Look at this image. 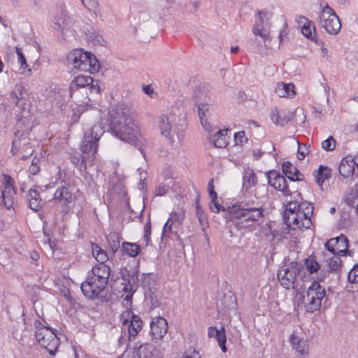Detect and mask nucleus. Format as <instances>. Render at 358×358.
Returning <instances> with one entry per match:
<instances>
[{"label": "nucleus", "instance_id": "obj_36", "mask_svg": "<svg viewBox=\"0 0 358 358\" xmlns=\"http://www.w3.org/2000/svg\"><path fill=\"white\" fill-rule=\"evenodd\" d=\"M301 18L305 20V22L301 28L302 34L307 38L313 40L315 35V27L314 23L303 16L301 17Z\"/></svg>", "mask_w": 358, "mask_h": 358}, {"label": "nucleus", "instance_id": "obj_60", "mask_svg": "<svg viewBox=\"0 0 358 358\" xmlns=\"http://www.w3.org/2000/svg\"><path fill=\"white\" fill-rule=\"evenodd\" d=\"M34 327L36 329L35 335H38V332H42L43 329H48L49 327L44 325L39 320L34 321Z\"/></svg>", "mask_w": 358, "mask_h": 358}, {"label": "nucleus", "instance_id": "obj_62", "mask_svg": "<svg viewBox=\"0 0 358 358\" xmlns=\"http://www.w3.org/2000/svg\"><path fill=\"white\" fill-rule=\"evenodd\" d=\"M171 220V218H169L167 222L165 223V224L164 226L163 231H162L163 236L165 235L166 233H169V232H171V231H172V224H169V222Z\"/></svg>", "mask_w": 358, "mask_h": 358}, {"label": "nucleus", "instance_id": "obj_4", "mask_svg": "<svg viewBox=\"0 0 358 358\" xmlns=\"http://www.w3.org/2000/svg\"><path fill=\"white\" fill-rule=\"evenodd\" d=\"M320 7L321 10L317 20L318 25L330 34H337L341 27L339 17L327 2L321 1Z\"/></svg>", "mask_w": 358, "mask_h": 358}, {"label": "nucleus", "instance_id": "obj_27", "mask_svg": "<svg viewBox=\"0 0 358 358\" xmlns=\"http://www.w3.org/2000/svg\"><path fill=\"white\" fill-rule=\"evenodd\" d=\"M54 199L62 206H67L72 201V194L69 188L62 186L57 189L54 194Z\"/></svg>", "mask_w": 358, "mask_h": 358}, {"label": "nucleus", "instance_id": "obj_44", "mask_svg": "<svg viewBox=\"0 0 358 358\" xmlns=\"http://www.w3.org/2000/svg\"><path fill=\"white\" fill-rule=\"evenodd\" d=\"M346 203L351 206H356L358 203V184H355L346 198Z\"/></svg>", "mask_w": 358, "mask_h": 358}, {"label": "nucleus", "instance_id": "obj_49", "mask_svg": "<svg viewBox=\"0 0 358 358\" xmlns=\"http://www.w3.org/2000/svg\"><path fill=\"white\" fill-rule=\"evenodd\" d=\"M348 280L351 283L358 282V264H355L348 272Z\"/></svg>", "mask_w": 358, "mask_h": 358}, {"label": "nucleus", "instance_id": "obj_30", "mask_svg": "<svg viewBox=\"0 0 358 358\" xmlns=\"http://www.w3.org/2000/svg\"><path fill=\"white\" fill-rule=\"evenodd\" d=\"M157 123L161 134L166 138H171L172 129L169 117L166 115H161L157 118Z\"/></svg>", "mask_w": 358, "mask_h": 358}, {"label": "nucleus", "instance_id": "obj_15", "mask_svg": "<svg viewBox=\"0 0 358 358\" xmlns=\"http://www.w3.org/2000/svg\"><path fill=\"white\" fill-rule=\"evenodd\" d=\"M168 331V322L162 317H156L150 322V334L152 340H161Z\"/></svg>", "mask_w": 358, "mask_h": 358}, {"label": "nucleus", "instance_id": "obj_64", "mask_svg": "<svg viewBox=\"0 0 358 358\" xmlns=\"http://www.w3.org/2000/svg\"><path fill=\"white\" fill-rule=\"evenodd\" d=\"M203 96H206V93L199 89L195 90L194 92V97L196 101H199L200 99H201Z\"/></svg>", "mask_w": 358, "mask_h": 358}, {"label": "nucleus", "instance_id": "obj_5", "mask_svg": "<svg viewBox=\"0 0 358 358\" xmlns=\"http://www.w3.org/2000/svg\"><path fill=\"white\" fill-rule=\"evenodd\" d=\"M104 132L103 127L99 124L94 125L90 131L84 134L80 150L84 155L92 157L93 162L96 158L98 141Z\"/></svg>", "mask_w": 358, "mask_h": 358}, {"label": "nucleus", "instance_id": "obj_48", "mask_svg": "<svg viewBox=\"0 0 358 358\" xmlns=\"http://www.w3.org/2000/svg\"><path fill=\"white\" fill-rule=\"evenodd\" d=\"M1 182L4 186L3 190H8V192H10V190H15L13 185L14 181L9 175L3 174Z\"/></svg>", "mask_w": 358, "mask_h": 358}, {"label": "nucleus", "instance_id": "obj_21", "mask_svg": "<svg viewBox=\"0 0 358 358\" xmlns=\"http://www.w3.org/2000/svg\"><path fill=\"white\" fill-rule=\"evenodd\" d=\"M110 268L105 264H97L91 271L90 275L99 280L101 285L107 284L110 276Z\"/></svg>", "mask_w": 358, "mask_h": 358}, {"label": "nucleus", "instance_id": "obj_37", "mask_svg": "<svg viewBox=\"0 0 358 358\" xmlns=\"http://www.w3.org/2000/svg\"><path fill=\"white\" fill-rule=\"evenodd\" d=\"M339 257L340 256L334 255L329 258L328 262L329 271L336 273L338 277L342 270V262Z\"/></svg>", "mask_w": 358, "mask_h": 358}, {"label": "nucleus", "instance_id": "obj_23", "mask_svg": "<svg viewBox=\"0 0 358 358\" xmlns=\"http://www.w3.org/2000/svg\"><path fill=\"white\" fill-rule=\"evenodd\" d=\"M294 114L292 112L287 111L280 113L275 108L270 114L271 121L276 125L283 127L287 124L292 118Z\"/></svg>", "mask_w": 358, "mask_h": 358}, {"label": "nucleus", "instance_id": "obj_12", "mask_svg": "<svg viewBox=\"0 0 358 358\" xmlns=\"http://www.w3.org/2000/svg\"><path fill=\"white\" fill-rule=\"evenodd\" d=\"M300 208L301 203H299L298 201H290L287 204L283 218L288 228L296 229V227H299V210Z\"/></svg>", "mask_w": 358, "mask_h": 358}, {"label": "nucleus", "instance_id": "obj_35", "mask_svg": "<svg viewBox=\"0 0 358 358\" xmlns=\"http://www.w3.org/2000/svg\"><path fill=\"white\" fill-rule=\"evenodd\" d=\"M243 180V186L246 190L255 186L258 181L257 175L251 169H248L247 171H245Z\"/></svg>", "mask_w": 358, "mask_h": 358}, {"label": "nucleus", "instance_id": "obj_55", "mask_svg": "<svg viewBox=\"0 0 358 358\" xmlns=\"http://www.w3.org/2000/svg\"><path fill=\"white\" fill-rule=\"evenodd\" d=\"M83 6L88 10H94L96 8L97 0H80Z\"/></svg>", "mask_w": 358, "mask_h": 358}, {"label": "nucleus", "instance_id": "obj_24", "mask_svg": "<svg viewBox=\"0 0 358 358\" xmlns=\"http://www.w3.org/2000/svg\"><path fill=\"white\" fill-rule=\"evenodd\" d=\"M71 163L75 165L81 173H85L87 171V166L93 164L92 157L85 156L82 154H75L71 157Z\"/></svg>", "mask_w": 358, "mask_h": 358}, {"label": "nucleus", "instance_id": "obj_39", "mask_svg": "<svg viewBox=\"0 0 358 358\" xmlns=\"http://www.w3.org/2000/svg\"><path fill=\"white\" fill-rule=\"evenodd\" d=\"M227 129L220 130L214 136V145L215 147L219 148H225L227 145V140L226 135Z\"/></svg>", "mask_w": 358, "mask_h": 358}, {"label": "nucleus", "instance_id": "obj_38", "mask_svg": "<svg viewBox=\"0 0 358 358\" xmlns=\"http://www.w3.org/2000/svg\"><path fill=\"white\" fill-rule=\"evenodd\" d=\"M108 247L113 254H115L120 248V237L117 232H110L106 236Z\"/></svg>", "mask_w": 358, "mask_h": 358}, {"label": "nucleus", "instance_id": "obj_41", "mask_svg": "<svg viewBox=\"0 0 358 358\" xmlns=\"http://www.w3.org/2000/svg\"><path fill=\"white\" fill-rule=\"evenodd\" d=\"M25 94L26 92L24 87L21 84H17L15 90L10 93V98L13 99L16 105L18 106L20 101L24 99Z\"/></svg>", "mask_w": 358, "mask_h": 358}, {"label": "nucleus", "instance_id": "obj_13", "mask_svg": "<svg viewBox=\"0 0 358 358\" xmlns=\"http://www.w3.org/2000/svg\"><path fill=\"white\" fill-rule=\"evenodd\" d=\"M71 19L66 10L60 8L56 12L52 19V28L62 37L64 36L65 32L71 28Z\"/></svg>", "mask_w": 358, "mask_h": 358}, {"label": "nucleus", "instance_id": "obj_43", "mask_svg": "<svg viewBox=\"0 0 358 358\" xmlns=\"http://www.w3.org/2000/svg\"><path fill=\"white\" fill-rule=\"evenodd\" d=\"M305 265L308 271L310 273H316L320 268V265L316 260L315 256H309L306 259Z\"/></svg>", "mask_w": 358, "mask_h": 358}, {"label": "nucleus", "instance_id": "obj_47", "mask_svg": "<svg viewBox=\"0 0 358 358\" xmlns=\"http://www.w3.org/2000/svg\"><path fill=\"white\" fill-rule=\"evenodd\" d=\"M336 141L334 137L330 136L322 142L321 146L325 151H333L336 148Z\"/></svg>", "mask_w": 358, "mask_h": 358}, {"label": "nucleus", "instance_id": "obj_6", "mask_svg": "<svg viewBox=\"0 0 358 358\" xmlns=\"http://www.w3.org/2000/svg\"><path fill=\"white\" fill-rule=\"evenodd\" d=\"M326 296V291L317 281H314L308 287L306 295L304 297L305 308L309 313L319 310L322 306V301Z\"/></svg>", "mask_w": 358, "mask_h": 358}, {"label": "nucleus", "instance_id": "obj_7", "mask_svg": "<svg viewBox=\"0 0 358 358\" xmlns=\"http://www.w3.org/2000/svg\"><path fill=\"white\" fill-rule=\"evenodd\" d=\"M303 268V266L301 263L291 262L287 268L279 269L277 277L280 285L287 289H296V278Z\"/></svg>", "mask_w": 358, "mask_h": 358}, {"label": "nucleus", "instance_id": "obj_59", "mask_svg": "<svg viewBox=\"0 0 358 358\" xmlns=\"http://www.w3.org/2000/svg\"><path fill=\"white\" fill-rule=\"evenodd\" d=\"M66 177V171L62 169L61 168H58V171L55 176V178H56L57 181L60 180L62 182H65Z\"/></svg>", "mask_w": 358, "mask_h": 358}, {"label": "nucleus", "instance_id": "obj_52", "mask_svg": "<svg viewBox=\"0 0 358 358\" xmlns=\"http://www.w3.org/2000/svg\"><path fill=\"white\" fill-rule=\"evenodd\" d=\"M150 234H151V223H150V220H148L144 226V236H143V238H144L146 245H148V243H149L150 238Z\"/></svg>", "mask_w": 358, "mask_h": 358}, {"label": "nucleus", "instance_id": "obj_42", "mask_svg": "<svg viewBox=\"0 0 358 358\" xmlns=\"http://www.w3.org/2000/svg\"><path fill=\"white\" fill-rule=\"evenodd\" d=\"M15 193V190H10V192L8 190L2 191L3 203L6 208L10 209L13 206L14 203L13 196Z\"/></svg>", "mask_w": 358, "mask_h": 358}, {"label": "nucleus", "instance_id": "obj_63", "mask_svg": "<svg viewBox=\"0 0 358 358\" xmlns=\"http://www.w3.org/2000/svg\"><path fill=\"white\" fill-rule=\"evenodd\" d=\"M250 44L253 47L255 50H259L262 47V43L257 38H251L250 41Z\"/></svg>", "mask_w": 358, "mask_h": 358}, {"label": "nucleus", "instance_id": "obj_31", "mask_svg": "<svg viewBox=\"0 0 358 358\" xmlns=\"http://www.w3.org/2000/svg\"><path fill=\"white\" fill-rule=\"evenodd\" d=\"M134 349H137L136 353L138 358H157L154 347L150 344L145 343L139 347L134 346Z\"/></svg>", "mask_w": 358, "mask_h": 358}, {"label": "nucleus", "instance_id": "obj_18", "mask_svg": "<svg viewBox=\"0 0 358 358\" xmlns=\"http://www.w3.org/2000/svg\"><path fill=\"white\" fill-rule=\"evenodd\" d=\"M355 164L356 162L353 159L351 155L346 156L343 158L338 166L340 175L343 178H348L355 174L356 175V173H358V171H355Z\"/></svg>", "mask_w": 358, "mask_h": 358}, {"label": "nucleus", "instance_id": "obj_61", "mask_svg": "<svg viewBox=\"0 0 358 358\" xmlns=\"http://www.w3.org/2000/svg\"><path fill=\"white\" fill-rule=\"evenodd\" d=\"M127 341H129L128 334H127V333L124 332L118 338V345L121 347L122 345H127Z\"/></svg>", "mask_w": 358, "mask_h": 358}, {"label": "nucleus", "instance_id": "obj_32", "mask_svg": "<svg viewBox=\"0 0 358 358\" xmlns=\"http://www.w3.org/2000/svg\"><path fill=\"white\" fill-rule=\"evenodd\" d=\"M275 94L279 97L294 95L295 94L294 85L292 83H278L275 88Z\"/></svg>", "mask_w": 358, "mask_h": 358}, {"label": "nucleus", "instance_id": "obj_29", "mask_svg": "<svg viewBox=\"0 0 358 358\" xmlns=\"http://www.w3.org/2000/svg\"><path fill=\"white\" fill-rule=\"evenodd\" d=\"M290 342L293 348L300 353L301 356L300 358H307L308 344L306 341L299 339L294 334H292L290 336Z\"/></svg>", "mask_w": 358, "mask_h": 358}, {"label": "nucleus", "instance_id": "obj_25", "mask_svg": "<svg viewBox=\"0 0 358 358\" xmlns=\"http://www.w3.org/2000/svg\"><path fill=\"white\" fill-rule=\"evenodd\" d=\"M126 327H127L128 339L131 342L136 339V336L142 330L143 321L140 316L136 315Z\"/></svg>", "mask_w": 358, "mask_h": 358}, {"label": "nucleus", "instance_id": "obj_51", "mask_svg": "<svg viewBox=\"0 0 358 358\" xmlns=\"http://www.w3.org/2000/svg\"><path fill=\"white\" fill-rule=\"evenodd\" d=\"M210 209L212 212L218 213L220 210H224V208L219 204L217 199H211V202L210 203Z\"/></svg>", "mask_w": 358, "mask_h": 358}, {"label": "nucleus", "instance_id": "obj_53", "mask_svg": "<svg viewBox=\"0 0 358 358\" xmlns=\"http://www.w3.org/2000/svg\"><path fill=\"white\" fill-rule=\"evenodd\" d=\"M308 153V149L306 145L299 143L297 157L299 160H303Z\"/></svg>", "mask_w": 358, "mask_h": 358}, {"label": "nucleus", "instance_id": "obj_3", "mask_svg": "<svg viewBox=\"0 0 358 358\" xmlns=\"http://www.w3.org/2000/svg\"><path fill=\"white\" fill-rule=\"evenodd\" d=\"M67 61L73 68L84 72L94 73L99 71L100 64L96 57L82 49H75L67 55Z\"/></svg>", "mask_w": 358, "mask_h": 358}, {"label": "nucleus", "instance_id": "obj_19", "mask_svg": "<svg viewBox=\"0 0 358 358\" xmlns=\"http://www.w3.org/2000/svg\"><path fill=\"white\" fill-rule=\"evenodd\" d=\"M213 110V107L210 103H201L198 104V113L201 124L207 131H210L211 129V125L210 124L208 120L212 115Z\"/></svg>", "mask_w": 358, "mask_h": 358}, {"label": "nucleus", "instance_id": "obj_50", "mask_svg": "<svg viewBox=\"0 0 358 358\" xmlns=\"http://www.w3.org/2000/svg\"><path fill=\"white\" fill-rule=\"evenodd\" d=\"M15 49H16V53L17 55V60H18V62L20 64L21 68L23 69H27L28 67V64L27 63V61H26V59H25V57H24L23 52H22L21 49L18 47H16Z\"/></svg>", "mask_w": 358, "mask_h": 358}, {"label": "nucleus", "instance_id": "obj_10", "mask_svg": "<svg viewBox=\"0 0 358 358\" xmlns=\"http://www.w3.org/2000/svg\"><path fill=\"white\" fill-rule=\"evenodd\" d=\"M100 283L99 280H96V277L89 274L85 282L81 284L80 289L85 297L94 300L99 296L107 285Z\"/></svg>", "mask_w": 358, "mask_h": 358}, {"label": "nucleus", "instance_id": "obj_22", "mask_svg": "<svg viewBox=\"0 0 358 358\" xmlns=\"http://www.w3.org/2000/svg\"><path fill=\"white\" fill-rule=\"evenodd\" d=\"M83 32L85 35V38L93 45H101L103 41L102 36L97 31L96 27L94 24H86L83 27Z\"/></svg>", "mask_w": 358, "mask_h": 358}, {"label": "nucleus", "instance_id": "obj_26", "mask_svg": "<svg viewBox=\"0 0 358 358\" xmlns=\"http://www.w3.org/2000/svg\"><path fill=\"white\" fill-rule=\"evenodd\" d=\"M284 174L292 181H300L304 178L303 175L289 162H285L282 166Z\"/></svg>", "mask_w": 358, "mask_h": 358}, {"label": "nucleus", "instance_id": "obj_2", "mask_svg": "<svg viewBox=\"0 0 358 358\" xmlns=\"http://www.w3.org/2000/svg\"><path fill=\"white\" fill-rule=\"evenodd\" d=\"M264 210L262 206L255 204L254 201L242 203L237 209L231 212V217L236 220L235 225L238 229L244 228L249 223L255 222L263 217Z\"/></svg>", "mask_w": 358, "mask_h": 358}, {"label": "nucleus", "instance_id": "obj_58", "mask_svg": "<svg viewBox=\"0 0 358 358\" xmlns=\"http://www.w3.org/2000/svg\"><path fill=\"white\" fill-rule=\"evenodd\" d=\"M208 191L210 199H217V193L214 189L213 179H211L208 184Z\"/></svg>", "mask_w": 358, "mask_h": 358}, {"label": "nucleus", "instance_id": "obj_17", "mask_svg": "<svg viewBox=\"0 0 358 358\" xmlns=\"http://www.w3.org/2000/svg\"><path fill=\"white\" fill-rule=\"evenodd\" d=\"M93 78L90 76L79 75L76 76L70 84V92L71 96H73L79 90H85L87 94V87L92 83Z\"/></svg>", "mask_w": 358, "mask_h": 358}, {"label": "nucleus", "instance_id": "obj_46", "mask_svg": "<svg viewBox=\"0 0 358 358\" xmlns=\"http://www.w3.org/2000/svg\"><path fill=\"white\" fill-rule=\"evenodd\" d=\"M122 290L124 293H126L124 301L127 302V304L131 305L132 302V296L135 292V290L133 289L132 285L129 281L124 285Z\"/></svg>", "mask_w": 358, "mask_h": 358}, {"label": "nucleus", "instance_id": "obj_34", "mask_svg": "<svg viewBox=\"0 0 358 358\" xmlns=\"http://www.w3.org/2000/svg\"><path fill=\"white\" fill-rule=\"evenodd\" d=\"M92 252L94 257L99 264H105L109 259L107 252L95 243H92Z\"/></svg>", "mask_w": 358, "mask_h": 358}, {"label": "nucleus", "instance_id": "obj_11", "mask_svg": "<svg viewBox=\"0 0 358 358\" xmlns=\"http://www.w3.org/2000/svg\"><path fill=\"white\" fill-rule=\"evenodd\" d=\"M349 242L348 238L341 234L336 238H330L324 243V248L334 255L344 256L348 251Z\"/></svg>", "mask_w": 358, "mask_h": 358}, {"label": "nucleus", "instance_id": "obj_45", "mask_svg": "<svg viewBox=\"0 0 358 358\" xmlns=\"http://www.w3.org/2000/svg\"><path fill=\"white\" fill-rule=\"evenodd\" d=\"M135 315L130 309L123 311L120 315V320L123 326L126 327L133 317H136Z\"/></svg>", "mask_w": 358, "mask_h": 358}, {"label": "nucleus", "instance_id": "obj_28", "mask_svg": "<svg viewBox=\"0 0 358 358\" xmlns=\"http://www.w3.org/2000/svg\"><path fill=\"white\" fill-rule=\"evenodd\" d=\"M29 207L34 211H38L42 206V199L39 192L34 189H30L27 194Z\"/></svg>", "mask_w": 358, "mask_h": 358}, {"label": "nucleus", "instance_id": "obj_14", "mask_svg": "<svg viewBox=\"0 0 358 358\" xmlns=\"http://www.w3.org/2000/svg\"><path fill=\"white\" fill-rule=\"evenodd\" d=\"M314 206L308 202L301 203L299 210V227L296 229H310L312 225L311 215L313 213Z\"/></svg>", "mask_w": 358, "mask_h": 358}, {"label": "nucleus", "instance_id": "obj_40", "mask_svg": "<svg viewBox=\"0 0 358 358\" xmlns=\"http://www.w3.org/2000/svg\"><path fill=\"white\" fill-rule=\"evenodd\" d=\"M122 250L130 257H134L139 254L141 247L136 243L124 242L122 243Z\"/></svg>", "mask_w": 358, "mask_h": 358}, {"label": "nucleus", "instance_id": "obj_9", "mask_svg": "<svg viewBox=\"0 0 358 358\" xmlns=\"http://www.w3.org/2000/svg\"><path fill=\"white\" fill-rule=\"evenodd\" d=\"M271 13L268 11L259 10L257 13L252 33L256 36H260L264 42H266L269 38L268 29L271 26L269 20L271 19Z\"/></svg>", "mask_w": 358, "mask_h": 358}, {"label": "nucleus", "instance_id": "obj_8", "mask_svg": "<svg viewBox=\"0 0 358 358\" xmlns=\"http://www.w3.org/2000/svg\"><path fill=\"white\" fill-rule=\"evenodd\" d=\"M35 337L38 344L45 348L50 355H55L60 344L55 329L50 327L43 329L42 332H38V335H35Z\"/></svg>", "mask_w": 358, "mask_h": 358}, {"label": "nucleus", "instance_id": "obj_54", "mask_svg": "<svg viewBox=\"0 0 358 358\" xmlns=\"http://www.w3.org/2000/svg\"><path fill=\"white\" fill-rule=\"evenodd\" d=\"M87 91L88 90L90 94H99L100 92V87L98 84V80H94L92 81V83H91L87 87Z\"/></svg>", "mask_w": 358, "mask_h": 358}, {"label": "nucleus", "instance_id": "obj_16", "mask_svg": "<svg viewBox=\"0 0 358 358\" xmlns=\"http://www.w3.org/2000/svg\"><path fill=\"white\" fill-rule=\"evenodd\" d=\"M268 184L275 189L282 192L285 195L290 193L288 189L287 182L285 178L279 172L271 171L267 173Z\"/></svg>", "mask_w": 358, "mask_h": 358}, {"label": "nucleus", "instance_id": "obj_20", "mask_svg": "<svg viewBox=\"0 0 358 358\" xmlns=\"http://www.w3.org/2000/svg\"><path fill=\"white\" fill-rule=\"evenodd\" d=\"M208 335L210 338H216L218 345L223 352H226L227 351L226 346L227 338L224 326H222L220 329L215 327H210L208 330Z\"/></svg>", "mask_w": 358, "mask_h": 358}, {"label": "nucleus", "instance_id": "obj_56", "mask_svg": "<svg viewBox=\"0 0 358 358\" xmlns=\"http://www.w3.org/2000/svg\"><path fill=\"white\" fill-rule=\"evenodd\" d=\"M20 134V131H17L15 133V138L13 140V146H12V151L14 150H17L20 145H21V138L23 136V135L17 136V135Z\"/></svg>", "mask_w": 358, "mask_h": 358}, {"label": "nucleus", "instance_id": "obj_1", "mask_svg": "<svg viewBox=\"0 0 358 358\" xmlns=\"http://www.w3.org/2000/svg\"><path fill=\"white\" fill-rule=\"evenodd\" d=\"M109 126L112 134L142 151L146 140L141 136L131 109L124 104H118L109 111Z\"/></svg>", "mask_w": 358, "mask_h": 358}, {"label": "nucleus", "instance_id": "obj_57", "mask_svg": "<svg viewBox=\"0 0 358 358\" xmlns=\"http://www.w3.org/2000/svg\"><path fill=\"white\" fill-rule=\"evenodd\" d=\"M234 141L236 144H238L242 143L243 141H247L248 138L245 137V132L241 131L234 134Z\"/></svg>", "mask_w": 358, "mask_h": 358}, {"label": "nucleus", "instance_id": "obj_33", "mask_svg": "<svg viewBox=\"0 0 358 358\" xmlns=\"http://www.w3.org/2000/svg\"><path fill=\"white\" fill-rule=\"evenodd\" d=\"M315 180L319 186H322L324 180L331 176V169L328 166L320 165L314 173Z\"/></svg>", "mask_w": 358, "mask_h": 358}]
</instances>
